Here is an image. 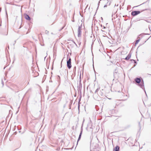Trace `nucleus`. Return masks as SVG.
Masks as SVG:
<instances>
[{
  "label": "nucleus",
  "mask_w": 151,
  "mask_h": 151,
  "mask_svg": "<svg viewBox=\"0 0 151 151\" xmlns=\"http://www.w3.org/2000/svg\"><path fill=\"white\" fill-rule=\"evenodd\" d=\"M24 16L26 19L29 20H30L31 18L27 14H24Z\"/></svg>",
  "instance_id": "nucleus-6"
},
{
  "label": "nucleus",
  "mask_w": 151,
  "mask_h": 151,
  "mask_svg": "<svg viewBox=\"0 0 151 151\" xmlns=\"http://www.w3.org/2000/svg\"><path fill=\"white\" fill-rule=\"evenodd\" d=\"M100 1H99V2H98V7H99V4H100Z\"/></svg>",
  "instance_id": "nucleus-16"
},
{
  "label": "nucleus",
  "mask_w": 151,
  "mask_h": 151,
  "mask_svg": "<svg viewBox=\"0 0 151 151\" xmlns=\"http://www.w3.org/2000/svg\"><path fill=\"white\" fill-rule=\"evenodd\" d=\"M104 28H105V27H104Z\"/></svg>",
  "instance_id": "nucleus-21"
},
{
  "label": "nucleus",
  "mask_w": 151,
  "mask_h": 151,
  "mask_svg": "<svg viewBox=\"0 0 151 151\" xmlns=\"http://www.w3.org/2000/svg\"><path fill=\"white\" fill-rule=\"evenodd\" d=\"M6 4H11L14 5V4H11V3H8V2H6Z\"/></svg>",
  "instance_id": "nucleus-13"
},
{
  "label": "nucleus",
  "mask_w": 151,
  "mask_h": 151,
  "mask_svg": "<svg viewBox=\"0 0 151 151\" xmlns=\"http://www.w3.org/2000/svg\"><path fill=\"white\" fill-rule=\"evenodd\" d=\"M146 22H150L148 20H145Z\"/></svg>",
  "instance_id": "nucleus-14"
},
{
  "label": "nucleus",
  "mask_w": 151,
  "mask_h": 151,
  "mask_svg": "<svg viewBox=\"0 0 151 151\" xmlns=\"http://www.w3.org/2000/svg\"><path fill=\"white\" fill-rule=\"evenodd\" d=\"M79 88H81V87H82V85H81V84L80 83L79 84Z\"/></svg>",
  "instance_id": "nucleus-11"
},
{
  "label": "nucleus",
  "mask_w": 151,
  "mask_h": 151,
  "mask_svg": "<svg viewBox=\"0 0 151 151\" xmlns=\"http://www.w3.org/2000/svg\"><path fill=\"white\" fill-rule=\"evenodd\" d=\"M100 87L99 86L95 92V94H97L99 96H102L104 95V90L102 89L99 91Z\"/></svg>",
  "instance_id": "nucleus-2"
},
{
  "label": "nucleus",
  "mask_w": 151,
  "mask_h": 151,
  "mask_svg": "<svg viewBox=\"0 0 151 151\" xmlns=\"http://www.w3.org/2000/svg\"><path fill=\"white\" fill-rule=\"evenodd\" d=\"M131 60L133 61L135 63H136V62L134 60Z\"/></svg>",
  "instance_id": "nucleus-17"
},
{
  "label": "nucleus",
  "mask_w": 151,
  "mask_h": 151,
  "mask_svg": "<svg viewBox=\"0 0 151 151\" xmlns=\"http://www.w3.org/2000/svg\"><path fill=\"white\" fill-rule=\"evenodd\" d=\"M134 81L136 82L139 84V85L140 87L144 89L145 93H146L144 89V83L143 80L141 81L140 78H137L135 79Z\"/></svg>",
  "instance_id": "nucleus-1"
},
{
  "label": "nucleus",
  "mask_w": 151,
  "mask_h": 151,
  "mask_svg": "<svg viewBox=\"0 0 151 151\" xmlns=\"http://www.w3.org/2000/svg\"><path fill=\"white\" fill-rule=\"evenodd\" d=\"M107 7V5H105L104 6V7Z\"/></svg>",
  "instance_id": "nucleus-19"
},
{
  "label": "nucleus",
  "mask_w": 151,
  "mask_h": 151,
  "mask_svg": "<svg viewBox=\"0 0 151 151\" xmlns=\"http://www.w3.org/2000/svg\"><path fill=\"white\" fill-rule=\"evenodd\" d=\"M73 43H74V44L76 45V46H77V44L75 43V42H73Z\"/></svg>",
  "instance_id": "nucleus-18"
},
{
  "label": "nucleus",
  "mask_w": 151,
  "mask_h": 151,
  "mask_svg": "<svg viewBox=\"0 0 151 151\" xmlns=\"http://www.w3.org/2000/svg\"><path fill=\"white\" fill-rule=\"evenodd\" d=\"M67 66L68 69H70L71 67V59L70 58H69L68 60L67 61Z\"/></svg>",
  "instance_id": "nucleus-3"
},
{
  "label": "nucleus",
  "mask_w": 151,
  "mask_h": 151,
  "mask_svg": "<svg viewBox=\"0 0 151 151\" xmlns=\"http://www.w3.org/2000/svg\"><path fill=\"white\" fill-rule=\"evenodd\" d=\"M81 27L79 26L78 29V37H80L81 36Z\"/></svg>",
  "instance_id": "nucleus-5"
},
{
  "label": "nucleus",
  "mask_w": 151,
  "mask_h": 151,
  "mask_svg": "<svg viewBox=\"0 0 151 151\" xmlns=\"http://www.w3.org/2000/svg\"><path fill=\"white\" fill-rule=\"evenodd\" d=\"M2 84L3 86L4 85V82L2 80Z\"/></svg>",
  "instance_id": "nucleus-15"
},
{
  "label": "nucleus",
  "mask_w": 151,
  "mask_h": 151,
  "mask_svg": "<svg viewBox=\"0 0 151 151\" xmlns=\"http://www.w3.org/2000/svg\"><path fill=\"white\" fill-rule=\"evenodd\" d=\"M131 56V54L130 52L128 54V56L125 58V60H129Z\"/></svg>",
  "instance_id": "nucleus-8"
},
{
  "label": "nucleus",
  "mask_w": 151,
  "mask_h": 151,
  "mask_svg": "<svg viewBox=\"0 0 151 151\" xmlns=\"http://www.w3.org/2000/svg\"><path fill=\"white\" fill-rule=\"evenodd\" d=\"M82 131H83V129H82V128H81V132H80V134H79V135L77 143L80 140V139L81 138V134H82Z\"/></svg>",
  "instance_id": "nucleus-7"
},
{
  "label": "nucleus",
  "mask_w": 151,
  "mask_h": 151,
  "mask_svg": "<svg viewBox=\"0 0 151 151\" xmlns=\"http://www.w3.org/2000/svg\"><path fill=\"white\" fill-rule=\"evenodd\" d=\"M141 12L140 11H132L131 12V15L133 16H135L140 14Z\"/></svg>",
  "instance_id": "nucleus-4"
},
{
  "label": "nucleus",
  "mask_w": 151,
  "mask_h": 151,
  "mask_svg": "<svg viewBox=\"0 0 151 151\" xmlns=\"http://www.w3.org/2000/svg\"><path fill=\"white\" fill-rule=\"evenodd\" d=\"M76 70V67L75 66L73 68V71H74L75 72Z\"/></svg>",
  "instance_id": "nucleus-12"
},
{
  "label": "nucleus",
  "mask_w": 151,
  "mask_h": 151,
  "mask_svg": "<svg viewBox=\"0 0 151 151\" xmlns=\"http://www.w3.org/2000/svg\"><path fill=\"white\" fill-rule=\"evenodd\" d=\"M140 40V39H138L136 40V42H135V45H137L138 43V42Z\"/></svg>",
  "instance_id": "nucleus-10"
},
{
  "label": "nucleus",
  "mask_w": 151,
  "mask_h": 151,
  "mask_svg": "<svg viewBox=\"0 0 151 151\" xmlns=\"http://www.w3.org/2000/svg\"><path fill=\"white\" fill-rule=\"evenodd\" d=\"M146 10V9H145V10ZM144 11V10H143V11H141V12H142V11Z\"/></svg>",
  "instance_id": "nucleus-20"
},
{
  "label": "nucleus",
  "mask_w": 151,
  "mask_h": 151,
  "mask_svg": "<svg viewBox=\"0 0 151 151\" xmlns=\"http://www.w3.org/2000/svg\"><path fill=\"white\" fill-rule=\"evenodd\" d=\"M119 147L118 146H116L114 149V151H119Z\"/></svg>",
  "instance_id": "nucleus-9"
}]
</instances>
